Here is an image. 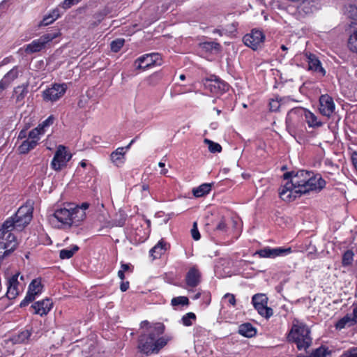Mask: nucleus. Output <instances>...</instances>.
Here are the masks:
<instances>
[{"instance_id":"obj_1","label":"nucleus","mask_w":357,"mask_h":357,"mask_svg":"<svg viewBox=\"0 0 357 357\" xmlns=\"http://www.w3.org/2000/svg\"><path fill=\"white\" fill-rule=\"evenodd\" d=\"M283 178L290 179L279 189L280 197L286 202H291L312 190V177L308 171L288 172L283 174Z\"/></svg>"},{"instance_id":"obj_2","label":"nucleus","mask_w":357,"mask_h":357,"mask_svg":"<svg viewBox=\"0 0 357 357\" xmlns=\"http://www.w3.org/2000/svg\"><path fill=\"white\" fill-rule=\"evenodd\" d=\"M142 324L149 327L146 333L139 336L137 345L139 351L146 356L158 354L169 341V339L165 337H160L165 332V325L158 323L153 326H149L148 321H142Z\"/></svg>"},{"instance_id":"obj_3","label":"nucleus","mask_w":357,"mask_h":357,"mask_svg":"<svg viewBox=\"0 0 357 357\" xmlns=\"http://www.w3.org/2000/svg\"><path fill=\"white\" fill-rule=\"evenodd\" d=\"M86 213L81 209L77 208V211H75L73 205L68 204L67 207L55 210L50 218V221L59 228H66L73 225L78 226L86 218Z\"/></svg>"},{"instance_id":"obj_4","label":"nucleus","mask_w":357,"mask_h":357,"mask_svg":"<svg viewBox=\"0 0 357 357\" xmlns=\"http://www.w3.org/2000/svg\"><path fill=\"white\" fill-rule=\"evenodd\" d=\"M310 334V330L305 324L298 320L293 321L291 330L287 335V340L289 342L295 343L298 350L303 349L306 351V354H299L297 357H312V351H307L312 342Z\"/></svg>"},{"instance_id":"obj_5","label":"nucleus","mask_w":357,"mask_h":357,"mask_svg":"<svg viewBox=\"0 0 357 357\" xmlns=\"http://www.w3.org/2000/svg\"><path fill=\"white\" fill-rule=\"evenodd\" d=\"M32 213L31 208L28 206H22L13 215L3 222L4 227L13 230L22 231L31 222Z\"/></svg>"},{"instance_id":"obj_6","label":"nucleus","mask_w":357,"mask_h":357,"mask_svg":"<svg viewBox=\"0 0 357 357\" xmlns=\"http://www.w3.org/2000/svg\"><path fill=\"white\" fill-rule=\"evenodd\" d=\"M307 123L309 128H312V113L303 107H295L289 110L286 117L287 127L298 128Z\"/></svg>"},{"instance_id":"obj_7","label":"nucleus","mask_w":357,"mask_h":357,"mask_svg":"<svg viewBox=\"0 0 357 357\" xmlns=\"http://www.w3.org/2000/svg\"><path fill=\"white\" fill-rule=\"evenodd\" d=\"M13 229L4 227L0 228V255L4 257L10 255L17 246V238L12 233Z\"/></svg>"},{"instance_id":"obj_8","label":"nucleus","mask_w":357,"mask_h":357,"mask_svg":"<svg viewBox=\"0 0 357 357\" xmlns=\"http://www.w3.org/2000/svg\"><path fill=\"white\" fill-rule=\"evenodd\" d=\"M44 135L45 133L38 126L30 130L28 138L23 141L18 148L20 153L26 154L31 150L35 149L39 144L41 137Z\"/></svg>"},{"instance_id":"obj_9","label":"nucleus","mask_w":357,"mask_h":357,"mask_svg":"<svg viewBox=\"0 0 357 357\" xmlns=\"http://www.w3.org/2000/svg\"><path fill=\"white\" fill-rule=\"evenodd\" d=\"M44 285L42 283L41 278L33 279L28 287V290L24 298L20 303V307H24L33 302L36 296L40 295L43 291Z\"/></svg>"},{"instance_id":"obj_10","label":"nucleus","mask_w":357,"mask_h":357,"mask_svg":"<svg viewBox=\"0 0 357 357\" xmlns=\"http://www.w3.org/2000/svg\"><path fill=\"white\" fill-rule=\"evenodd\" d=\"M67 89L66 83H54L42 92L43 100L45 102H56L66 93Z\"/></svg>"},{"instance_id":"obj_11","label":"nucleus","mask_w":357,"mask_h":357,"mask_svg":"<svg viewBox=\"0 0 357 357\" xmlns=\"http://www.w3.org/2000/svg\"><path fill=\"white\" fill-rule=\"evenodd\" d=\"M252 303L258 313L266 319H269L273 314V309L267 306L268 298L265 294L254 295L252 298Z\"/></svg>"},{"instance_id":"obj_12","label":"nucleus","mask_w":357,"mask_h":357,"mask_svg":"<svg viewBox=\"0 0 357 357\" xmlns=\"http://www.w3.org/2000/svg\"><path fill=\"white\" fill-rule=\"evenodd\" d=\"M161 56L158 53H151L139 56L135 61L136 69L145 70L149 68L161 64Z\"/></svg>"},{"instance_id":"obj_13","label":"nucleus","mask_w":357,"mask_h":357,"mask_svg":"<svg viewBox=\"0 0 357 357\" xmlns=\"http://www.w3.org/2000/svg\"><path fill=\"white\" fill-rule=\"evenodd\" d=\"M72 155L68 153L66 147L59 146L56 151L51 162V167L55 171H60L67 165L68 162L71 159Z\"/></svg>"},{"instance_id":"obj_14","label":"nucleus","mask_w":357,"mask_h":357,"mask_svg":"<svg viewBox=\"0 0 357 357\" xmlns=\"http://www.w3.org/2000/svg\"><path fill=\"white\" fill-rule=\"evenodd\" d=\"M265 40V35L260 30L252 29L250 33L245 34L243 38L245 45L253 50L261 47Z\"/></svg>"},{"instance_id":"obj_15","label":"nucleus","mask_w":357,"mask_h":357,"mask_svg":"<svg viewBox=\"0 0 357 357\" xmlns=\"http://www.w3.org/2000/svg\"><path fill=\"white\" fill-rule=\"evenodd\" d=\"M319 110L326 117H330L335 110V103L333 98L328 94L321 95L319 98Z\"/></svg>"},{"instance_id":"obj_16","label":"nucleus","mask_w":357,"mask_h":357,"mask_svg":"<svg viewBox=\"0 0 357 357\" xmlns=\"http://www.w3.org/2000/svg\"><path fill=\"white\" fill-rule=\"evenodd\" d=\"M53 307V302L49 298H44L41 301L35 302L31 305L33 314H38L41 317L47 315Z\"/></svg>"},{"instance_id":"obj_17","label":"nucleus","mask_w":357,"mask_h":357,"mask_svg":"<svg viewBox=\"0 0 357 357\" xmlns=\"http://www.w3.org/2000/svg\"><path fill=\"white\" fill-rule=\"evenodd\" d=\"M170 243L161 238L150 250L149 257L152 260L160 259L167 251L170 250Z\"/></svg>"},{"instance_id":"obj_18","label":"nucleus","mask_w":357,"mask_h":357,"mask_svg":"<svg viewBox=\"0 0 357 357\" xmlns=\"http://www.w3.org/2000/svg\"><path fill=\"white\" fill-rule=\"evenodd\" d=\"M202 273L197 266L190 267L187 272L185 278V282L188 287L194 288L197 287L201 282Z\"/></svg>"},{"instance_id":"obj_19","label":"nucleus","mask_w":357,"mask_h":357,"mask_svg":"<svg viewBox=\"0 0 357 357\" xmlns=\"http://www.w3.org/2000/svg\"><path fill=\"white\" fill-rule=\"evenodd\" d=\"M213 77L214 79H209V81L211 82L210 86L212 92L222 94L229 90V85L227 82L216 76Z\"/></svg>"},{"instance_id":"obj_20","label":"nucleus","mask_w":357,"mask_h":357,"mask_svg":"<svg viewBox=\"0 0 357 357\" xmlns=\"http://www.w3.org/2000/svg\"><path fill=\"white\" fill-rule=\"evenodd\" d=\"M32 334V328H25L19 333L14 334L10 337L13 344H26Z\"/></svg>"},{"instance_id":"obj_21","label":"nucleus","mask_w":357,"mask_h":357,"mask_svg":"<svg viewBox=\"0 0 357 357\" xmlns=\"http://www.w3.org/2000/svg\"><path fill=\"white\" fill-rule=\"evenodd\" d=\"M124 147H119L110 154L112 162L116 167H121L126 160Z\"/></svg>"},{"instance_id":"obj_22","label":"nucleus","mask_w":357,"mask_h":357,"mask_svg":"<svg viewBox=\"0 0 357 357\" xmlns=\"http://www.w3.org/2000/svg\"><path fill=\"white\" fill-rule=\"evenodd\" d=\"M238 333L245 337H252L257 334V329L250 323H244L239 326Z\"/></svg>"},{"instance_id":"obj_23","label":"nucleus","mask_w":357,"mask_h":357,"mask_svg":"<svg viewBox=\"0 0 357 357\" xmlns=\"http://www.w3.org/2000/svg\"><path fill=\"white\" fill-rule=\"evenodd\" d=\"M28 88L29 83L26 82L22 85L17 86L14 89L13 92L16 96V102L22 103L24 102V99L29 92Z\"/></svg>"},{"instance_id":"obj_24","label":"nucleus","mask_w":357,"mask_h":357,"mask_svg":"<svg viewBox=\"0 0 357 357\" xmlns=\"http://www.w3.org/2000/svg\"><path fill=\"white\" fill-rule=\"evenodd\" d=\"M43 43L40 38L33 40L31 43L26 45L24 47V51L26 54H33L41 51L45 48Z\"/></svg>"},{"instance_id":"obj_25","label":"nucleus","mask_w":357,"mask_h":357,"mask_svg":"<svg viewBox=\"0 0 357 357\" xmlns=\"http://www.w3.org/2000/svg\"><path fill=\"white\" fill-rule=\"evenodd\" d=\"M18 77V70L17 67L15 66L13 68L10 70H9L3 77L2 79L0 80L1 82L5 85V86L8 87L12 82H13Z\"/></svg>"},{"instance_id":"obj_26","label":"nucleus","mask_w":357,"mask_h":357,"mask_svg":"<svg viewBox=\"0 0 357 357\" xmlns=\"http://www.w3.org/2000/svg\"><path fill=\"white\" fill-rule=\"evenodd\" d=\"M211 190L210 183H203L197 188H193L192 194L195 197H202L208 195Z\"/></svg>"},{"instance_id":"obj_27","label":"nucleus","mask_w":357,"mask_h":357,"mask_svg":"<svg viewBox=\"0 0 357 357\" xmlns=\"http://www.w3.org/2000/svg\"><path fill=\"white\" fill-rule=\"evenodd\" d=\"M347 47L351 52L357 53V29L350 33L347 41Z\"/></svg>"},{"instance_id":"obj_28","label":"nucleus","mask_w":357,"mask_h":357,"mask_svg":"<svg viewBox=\"0 0 357 357\" xmlns=\"http://www.w3.org/2000/svg\"><path fill=\"white\" fill-rule=\"evenodd\" d=\"M79 247L77 245H73L71 248L62 249L59 252V257L61 259H68L73 257L77 251H78Z\"/></svg>"},{"instance_id":"obj_29","label":"nucleus","mask_w":357,"mask_h":357,"mask_svg":"<svg viewBox=\"0 0 357 357\" xmlns=\"http://www.w3.org/2000/svg\"><path fill=\"white\" fill-rule=\"evenodd\" d=\"M326 185V181L319 175H314V192H319L322 190Z\"/></svg>"},{"instance_id":"obj_30","label":"nucleus","mask_w":357,"mask_h":357,"mask_svg":"<svg viewBox=\"0 0 357 357\" xmlns=\"http://www.w3.org/2000/svg\"><path fill=\"white\" fill-rule=\"evenodd\" d=\"M354 325V324L350 317V314H347L336 323L335 328L338 330H341L346 326H351Z\"/></svg>"},{"instance_id":"obj_31","label":"nucleus","mask_w":357,"mask_h":357,"mask_svg":"<svg viewBox=\"0 0 357 357\" xmlns=\"http://www.w3.org/2000/svg\"><path fill=\"white\" fill-rule=\"evenodd\" d=\"M127 214L124 211H119L114 219V225L116 227H123L127 220Z\"/></svg>"},{"instance_id":"obj_32","label":"nucleus","mask_w":357,"mask_h":357,"mask_svg":"<svg viewBox=\"0 0 357 357\" xmlns=\"http://www.w3.org/2000/svg\"><path fill=\"white\" fill-rule=\"evenodd\" d=\"M261 258H275L274 249L270 247H266L263 249L258 250L255 253Z\"/></svg>"},{"instance_id":"obj_33","label":"nucleus","mask_w":357,"mask_h":357,"mask_svg":"<svg viewBox=\"0 0 357 357\" xmlns=\"http://www.w3.org/2000/svg\"><path fill=\"white\" fill-rule=\"evenodd\" d=\"M214 231L218 234H225L228 230V226L226 222V220L224 218H221L219 221L215 225L213 229Z\"/></svg>"},{"instance_id":"obj_34","label":"nucleus","mask_w":357,"mask_h":357,"mask_svg":"<svg viewBox=\"0 0 357 357\" xmlns=\"http://www.w3.org/2000/svg\"><path fill=\"white\" fill-rule=\"evenodd\" d=\"M189 303H190V302H189L188 298L186 296H183L174 297L171 301V305L173 307H176L178 305H181V306L188 305Z\"/></svg>"},{"instance_id":"obj_35","label":"nucleus","mask_w":357,"mask_h":357,"mask_svg":"<svg viewBox=\"0 0 357 357\" xmlns=\"http://www.w3.org/2000/svg\"><path fill=\"white\" fill-rule=\"evenodd\" d=\"M300 91L309 98L312 96V83L310 81L305 82L300 87Z\"/></svg>"},{"instance_id":"obj_36","label":"nucleus","mask_w":357,"mask_h":357,"mask_svg":"<svg viewBox=\"0 0 357 357\" xmlns=\"http://www.w3.org/2000/svg\"><path fill=\"white\" fill-rule=\"evenodd\" d=\"M197 317L193 312H188L183 316L181 319V323L185 326H190L192 325V322L195 321Z\"/></svg>"},{"instance_id":"obj_37","label":"nucleus","mask_w":357,"mask_h":357,"mask_svg":"<svg viewBox=\"0 0 357 357\" xmlns=\"http://www.w3.org/2000/svg\"><path fill=\"white\" fill-rule=\"evenodd\" d=\"M354 254L353 251L351 250H347L343 256L342 259V264L343 266H347L349 265H351L353 261H354Z\"/></svg>"},{"instance_id":"obj_38","label":"nucleus","mask_w":357,"mask_h":357,"mask_svg":"<svg viewBox=\"0 0 357 357\" xmlns=\"http://www.w3.org/2000/svg\"><path fill=\"white\" fill-rule=\"evenodd\" d=\"M204 143L208 145V150L211 153H215L222 151V146L218 143L214 142L208 139H205Z\"/></svg>"},{"instance_id":"obj_39","label":"nucleus","mask_w":357,"mask_h":357,"mask_svg":"<svg viewBox=\"0 0 357 357\" xmlns=\"http://www.w3.org/2000/svg\"><path fill=\"white\" fill-rule=\"evenodd\" d=\"M201 47L207 52H211L212 50H219L220 45L216 42H204L200 44Z\"/></svg>"},{"instance_id":"obj_40","label":"nucleus","mask_w":357,"mask_h":357,"mask_svg":"<svg viewBox=\"0 0 357 357\" xmlns=\"http://www.w3.org/2000/svg\"><path fill=\"white\" fill-rule=\"evenodd\" d=\"M314 72L318 73L321 77L326 75V70L321 65V61L314 56Z\"/></svg>"},{"instance_id":"obj_41","label":"nucleus","mask_w":357,"mask_h":357,"mask_svg":"<svg viewBox=\"0 0 357 357\" xmlns=\"http://www.w3.org/2000/svg\"><path fill=\"white\" fill-rule=\"evenodd\" d=\"M268 106L271 112H278L280 108L282 107L279 97L276 96L275 98H271L269 101Z\"/></svg>"},{"instance_id":"obj_42","label":"nucleus","mask_w":357,"mask_h":357,"mask_svg":"<svg viewBox=\"0 0 357 357\" xmlns=\"http://www.w3.org/2000/svg\"><path fill=\"white\" fill-rule=\"evenodd\" d=\"M125 40L123 38H117L114 40H112L110 44L112 51L114 52H118L123 46Z\"/></svg>"},{"instance_id":"obj_43","label":"nucleus","mask_w":357,"mask_h":357,"mask_svg":"<svg viewBox=\"0 0 357 357\" xmlns=\"http://www.w3.org/2000/svg\"><path fill=\"white\" fill-rule=\"evenodd\" d=\"M54 117L53 115L48 116L45 121L38 125L39 129H40L44 133L46 132V128L50 127L54 123Z\"/></svg>"},{"instance_id":"obj_44","label":"nucleus","mask_w":357,"mask_h":357,"mask_svg":"<svg viewBox=\"0 0 357 357\" xmlns=\"http://www.w3.org/2000/svg\"><path fill=\"white\" fill-rule=\"evenodd\" d=\"M107 14L108 12L105 10L95 13L93 15V18L96 20V21L93 22L91 25L93 26H98L105 19Z\"/></svg>"},{"instance_id":"obj_45","label":"nucleus","mask_w":357,"mask_h":357,"mask_svg":"<svg viewBox=\"0 0 357 357\" xmlns=\"http://www.w3.org/2000/svg\"><path fill=\"white\" fill-rule=\"evenodd\" d=\"M331 354V351L328 347L321 346L314 350V357H326Z\"/></svg>"},{"instance_id":"obj_46","label":"nucleus","mask_w":357,"mask_h":357,"mask_svg":"<svg viewBox=\"0 0 357 357\" xmlns=\"http://www.w3.org/2000/svg\"><path fill=\"white\" fill-rule=\"evenodd\" d=\"M273 249H274L275 258L278 256L287 255L288 254L291 253V252H292V250L290 247L287 248H282V247H278V248H275Z\"/></svg>"},{"instance_id":"obj_47","label":"nucleus","mask_w":357,"mask_h":357,"mask_svg":"<svg viewBox=\"0 0 357 357\" xmlns=\"http://www.w3.org/2000/svg\"><path fill=\"white\" fill-rule=\"evenodd\" d=\"M17 286H8L6 292V296L9 299H14L18 295Z\"/></svg>"},{"instance_id":"obj_48","label":"nucleus","mask_w":357,"mask_h":357,"mask_svg":"<svg viewBox=\"0 0 357 357\" xmlns=\"http://www.w3.org/2000/svg\"><path fill=\"white\" fill-rule=\"evenodd\" d=\"M57 36H58L57 33H45V34L41 36L39 38L43 43L44 45L45 46V45L47 43L52 41V40L56 38Z\"/></svg>"},{"instance_id":"obj_49","label":"nucleus","mask_w":357,"mask_h":357,"mask_svg":"<svg viewBox=\"0 0 357 357\" xmlns=\"http://www.w3.org/2000/svg\"><path fill=\"white\" fill-rule=\"evenodd\" d=\"M82 0H63L61 3L60 6L64 10L69 9L73 5L77 4Z\"/></svg>"},{"instance_id":"obj_50","label":"nucleus","mask_w":357,"mask_h":357,"mask_svg":"<svg viewBox=\"0 0 357 357\" xmlns=\"http://www.w3.org/2000/svg\"><path fill=\"white\" fill-rule=\"evenodd\" d=\"M301 10L306 14L312 13V8L307 0H303L301 5Z\"/></svg>"},{"instance_id":"obj_51","label":"nucleus","mask_w":357,"mask_h":357,"mask_svg":"<svg viewBox=\"0 0 357 357\" xmlns=\"http://www.w3.org/2000/svg\"><path fill=\"white\" fill-rule=\"evenodd\" d=\"M191 234L194 240L198 241L201 238V235L198 230L197 224L196 222L193 223L192 228L191 229Z\"/></svg>"},{"instance_id":"obj_52","label":"nucleus","mask_w":357,"mask_h":357,"mask_svg":"<svg viewBox=\"0 0 357 357\" xmlns=\"http://www.w3.org/2000/svg\"><path fill=\"white\" fill-rule=\"evenodd\" d=\"M340 357H357V347H352L344 351Z\"/></svg>"},{"instance_id":"obj_53","label":"nucleus","mask_w":357,"mask_h":357,"mask_svg":"<svg viewBox=\"0 0 357 357\" xmlns=\"http://www.w3.org/2000/svg\"><path fill=\"white\" fill-rule=\"evenodd\" d=\"M280 101L281 102V107H283L286 105L289 104L291 102H296L297 100L293 98H291L290 96H284L282 98H279Z\"/></svg>"},{"instance_id":"obj_54","label":"nucleus","mask_w":357,"mask_h":357,"mask_svg":"<svg viewBox=\"0 0 357 357\" xmlns=\"http://www.w3.org/2000/svg\"><path fill=\"white\" fill-rule=\"evenodd\" d=\"M123 272H130L132 273L134 270V266L130 264H123L121 262V269Z\"/></svg>"},{"instance_id":"obj_55","label":"nucleus","mask_w":357,"mask_h":357,"mask_svg":"<svg viewBox=\"0 0 357 357\" xmlns=\"http://www.w3.org/2000/svg\"><path fill=\"white\" fill-rule=\"evenodd\" d=\"M48 14L52 18V20H56L61 16L60 10L59 8H54Z\"/></svg>"},{"instance_id":"obj_56","label":"nucleus","mask_w":357,"mask_h":357,"mask_svg":"<svg viewBox=\"0 0 357 357\" xmlns=\"http://www.w3.org/2000/svg\"><path fill=\"white\" fill-rule=\"evenodd\" d=\"M17 278H18V273L12 275L8 279V286H18L19 282H18Z\"/></svg>"},{"instance_id":"obj_57","label":"nucleus","mask_w":357,"mask_h":357,"mask_svg":"<svg viewBox=\"0 0 357 357\" xmlns=\"http://www.w3.org/2000/svg\"><path fill=\"white\" fill-rule=\"evenodd\" d=\"M52 20V18L51 17V16L49 15V14H47L44 16L43 20L40 22V25L47 26V25L53 23L55 21V20Z\"/></svg>"},{"instance_id":"obj_58","label":"nucleus","mask_w":357,"mask_h":357,"mask_svg":"<svg viewBox=\"0 0 357 357\" xmlns=\"http://www.w3.org/2000/svg\"><path fill=\"white\" fill-rule=\"evenodd\" d=\"M225 298H228V302L229 304H231L232 306H235L236 303V298L234 294H227L225 296Z\"/></svg>"},{"instance_id":"obj_59","label":"nucleus","mask_w":357,"mask_h":357,"mask_svg":"<svg viewBox=\"0 0 357 357\" xmlns=\"http://www.w3.org/2000/svg\"><path fill=\"white\" fill-rule=\"evenodd\" d=\"M89 207V204L87 202H84L81 204V206H73L74 211H77V208L81 209L84 213H86L85 211L88 209Z\"/></svg>"},{"instance_id":"obj_60","label":"nucleus","mask_w":357,"mask_h":357,"mask_svg":"<svg viewBox=\"0 0 357 357\" xmlns=\"http://www.w3.org/2000/svg\"><path fill=\"white\" fill-rule=\"evenodd\" d=\"M130 287V282L128 281H121L120 284V289L121 291L125 292Z\"/></svg>"},{"instance_id":"obj_61","label":"nucleus","mask_w":357,"mask_h":357,"mask_svg":"<svg viewBox=\"0 0 357 357\" xmlns=\"http://www.w3.org/2000/svg\"><path fill=\"white\" fill-rule=\"evenodd\" d=\"M306 56H307V63H308L307 69L309 70H312V54L311 52H307Z\"/></svg>"},{"instance_id":"obj_62","label":"nucleus","mask_w":357,"mask_h":357,"mask_svg":"<svg viewBox=\"0 0 357 357\" xmlns=\"http://www.w3.org/2000/svg\"><path fill=\"white\" fill-rule=\"evenodd\" d=\"M349 314L354 324H356L357 323V305L354 307L352 314Z\"/></svg>"},{"instance_id":"obj_63","label":"nucleus","mask_w":357,"mask_h":357,"mask_svg":"<svg viewBox=\"0 0 357 357\" xmlns=\"http://www.w3.org/2000/svg\"><path fill=\"white\" fill-rule=\"evenodd\" d=\"M237 26H238V23L237 22H233L231 24H228L227 26V30L229 32H231V33L236 31Z\"/></svg>"},{"instance_id":"obj_64","label":"nucleus","mask_w":357,"mask_h":357,"mask_svg":"<svg viewBox=\"0 0 357 357\" xmlns=\"http://www.w3.org/2000/svg\"><path fill=\"white\" fill-rule=\"evenodd\" d=\"M28 136L27 131L26 129H22L20 131L18 135V139H25Z\"/></svg>"}]
</instances>
